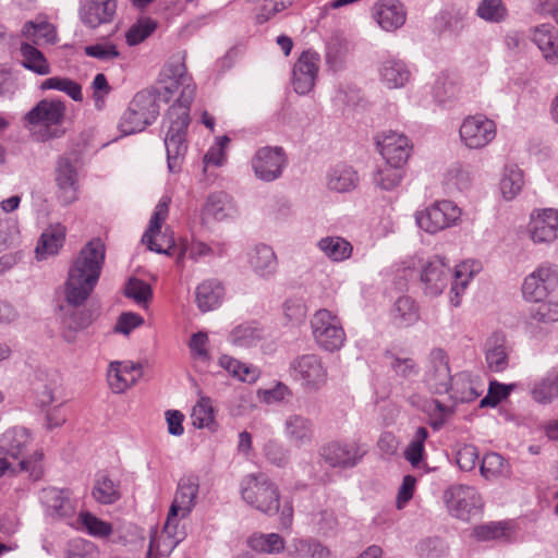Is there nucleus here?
<instances>
[{
    "label": "nucleus",
    "mask_w": 558,
    "mask_h": 558,
    "mask_svg": "<svg viewBox=\"0 0 558 558\" xmlns=\"http://www.w3.org/2000/svg\"><path fill=\"white\" fill-rule=\"evenodd\" d=\"M62 378L57 372L48 375L47 383L43 386V389L38 392V402L41 407H48L53 402L60 401L62 405L65 401L62 398Z\"/></svg>",
    "instance_id": "obj_49"
},
{
    "label": "nucleus",
    "mask_w": 558,
    "mask_h": 558,
    "mask_svg": "<svg viewBox=\"0 0 558 558\" xmlns=\"http://www.w3.org/2000/svg\"><path fill=\"white\" fill-rule=\"evenodd\" d=\"M141 366L132 362H112L107 378L114 393H122L134 385L141 376Z\"/></svg>",
    "instance_id": "obj_26"
},
{
    "label": "nucleus",
    "mask_w": 558,
    "mask_h": 558,
    "mask_svg": "<svg viewBox=\"0 0 558 558\" xmlns=\"http://www.w3.org/2000/svg\"><path fill=\"white\" fill-rule=\"evenodd\" d=\"M292 376L311 391L319 390L327 383V368L316 354H304L291 363Z\"/></svg>",
    "instance_id": "obj_12"
},
{
    "label": "nucleus",
    "mask_w": 558,
    "mask_h": 558,
    "mask_svg": "<svg viewBox=\"0 0 558 558\" xmlns=\"http://www.w3.org/2000/svg\"><path fill=\"white\" fill-rule=\"evenodd\" d=\"M558 287V265L544 263L523 282L522 293L526 301L542 302Z\"/></svg>",
    "instance_id": "obj_11"
},
{
    "label": "nucleus",
    "mask_w": 558,
    "mask_h": 558,
    "mask_svg": "<svg viewBox=\"0 0 558 558\" xmlns=\"http://www.w3.org/2000/svg\"><path fill=\"white\" fill-rule=\"evenodd\" d=\"M391 323L399 328L414 325L420 319V307L409 295L399 296L390 308Z\"/></svg>",
    "instance_id": "obj_34"
},
{
    "label": "nucleus",
    "mask_w": 558,
    "mask_h": 558,
    "mask_svg": "<svg viewBox=\"0 0 558 558\" xmlns=\"http://www.w3.org/2000/svg\"><path fill=\"white\" fill-rule=\"evenodd\" d=\"M225 252L226 248L223 244L214 243L209 245L201 241H193L192 243L184 245V247L181 250L178 262H180L183 257L198 260L207 256H222Z\"/></svg>",
    "instance_id": "obj_47"
},
{
    "label": "nucleus",
    "mask_w": 558,
    "mask_h": 558,
    "mask_svg": "<svg viewBox=\"0 0 558 558\" xmlns=\"http://www.w3.org/2000/svg\"><path fill=\"white\" fill-rule=\"evenodd\" d=\"M481 269V265L475 260H465L451 269L446 263V258L435 255L430 257L422 267L421 281L424 284V292L430 296H437L442 293L449 280L453 278L450 289V303L458 307L461 304L460 295L464 292L470 280Z\"/></svg>",
    "instance_id": "obj_3"
},
{
    "label": "nucleus",
    "mask_w": 558,
    "mask_h": 558,
    "mask_svg": "<svg viewBox=\"0 0 558 558\" xmlns=\"http://www.w3.org/2000/svg\"><path fill=\"white\" fill-rule=\"evenodd\" d=\"M524 185L522 170L517 165L506 166L500 180V191L505 199H513Z\"/></svg>",
    "instance_id": "obj_42"
},
{
    "label": "nucleus",
    "mask_w": 558,
    "mask_h": 558,
    "mask_svg": "<svg viewBox=\"0 0 558 558\" xmlns=\"http://www.w3.org/2000/svg\"><path fill=\"white\" fill-rule=\"evenodd\" d=\"M347 46L339 39L328 43L326 51V62L335 71L339 70L345 59Z\"/></svg>",
    "instance_id": "obj_64"
},
{
    "label": "nucleus",
    "mask_w": 558,
    "mask_h": 558,
    "mask_svg": "<svg viewBox=\"0 0 558 558\" xmlns=\"http://www.w3.org/2000/svg\"><path fill=\"white\" fill-rule=\"evenodd\" d=\"M508 524L505 522H489L474 527L473 535L482 542L498 539L507 535Z\"/></svg>",
    "instance_id": "obj_61"
},
{
    "label": "nucleus",
    "mask_w": 558,
    "mask_h": 558,
    "mask_svg": "<svg viewBox=\"0 0 558 558\" xmlns=\"http://www.w3.org/2000/svg\"><path fill=\"white\" fill-rule=\"evenodd\" d=\"M196 303L201 312L206 313L217 308L225 296V288L217 279H208L196 288Z\"/></svg>",
    "instance_id": "obj_35"
},
{
    "label": "nucleus",
    "mask_w": 558,
    "mask_h": 558,
    "mask_svg": "<svg viewBox=\"0 0 558 558\" xmlns=\"http://www.w3.org/2000/svg\"><path fill=\"white\" fill-rule=\"evenodd\" d=\"M53 180L57 187L56 197L61 205L69 206L80 198V174L76 160L71 156L64 154L57 158Z\"/></svg>",
    "instance_id": "obj_9"
},
{
    "label": "nucleus",
    "mask_w": 558,
    "mask_h": 558,
    "mask_svg": "<svg viewBox=\"0 0 558 558\" xmlns=\"http://www.w3.org/2000/svg\"><path fill=\"white\" fill-rule=\"evenodd\" d=\"M403 174V167L386 162L373 173V183L384 191H391L400 184Z\"/></svg>",
    "instance_id": "obj_41"
},
{
    "label": "nucleus",
    "mask_w": 558,
    "mask_h": 558,
    "mask_svg": "<svg viewBox=\"0 0 558 558\" xmlns=\"http://www.w3.org/2000/svg\"><path fill=\"white\" fill-rule=\"evenodd\" d=\"M169 205L170 198L163 196L160 198L158 204L155 207V210L150 217L149 226L147 230L144 232L142 236V242L148 246L150 251H154L159 254L170 255V250L173 247L174 243L170 241V244L167 248H165L161 244H158L154 238L160 233L161 226L163 221L167 219L169 214Z\"/></svg>",
    "instance_id": "obj_24"
},
{
    "label": "nucleus",
    "mask_w": 558,
    "mask_h": 558,
    "mask_svg": "<svg viewBox=\"0 0 558 558\" xmlns=\"http://www.w3.org/2000/svg\"><path fill=\"white\" fill-rule=\"evenodd\" d=\"M20 229L15 218L0 219V252L19 243Z\"/></svg>",
    "instance_id": "obj_56"
},
{
    "label": "nucleus",
    "mask_w": 558,
    "mask_h": 558,
    "mask_svg": "<svg viewBox=\"0 0 558 558\" xmlns=\"http://www.w3.org/2000/svg\"><path fill=\"white\" fill-rule=\"evenodd\" d=\"M219 365L233 377H236L243 381L252 383L255 381L259 376V371L257 367L243 364L229 355L220 356Z\"/></svg>",
    "instance_id": "obj_48"
},
{
    "label": "nucleus",
    "mask_w": 558,
    "mask_h": 558,
    "mask_svg": "<svg viewBox=\"0 0 558 558\" xmlns=\"http://www.w3.org/2000/svg\"><path fill=\"white\" fill-rule=\"evenodd\" d=\"M22 36L33 45L54 44L57 41L56 27L46 20L26 22L22 28Z\"/></svg>",
    "instance_id": "obj_37"
},
{
    "label": "nucleus",
    "mask_w": 558,
    "mask_h": 558,
    "mask_svg": "<svg viewBox=\"0 0 558 558\" xmlns=\"http://www.w3.org/2000/svg\"><path fill=\"white\" fill-rule=\"evenodd\" d=\"M252 549L264 554H279L286 548L284 538L278 533H257L250 537Z\"/></svg>",
    "instance_id": "obj_43"
},
{
    "label": "nucleus",
    "mask_w": 558,
    "mask_h": 558,
    "mask_svg": "<svg viewBox=\"0 0 558 558\" xmlns=\"http://www.w3.org/2000/svg\"><path fill=\"white\" fill-rule=\"evenodd\" d=\"M40 500L46 513L53 519L68 518L74 513V506L64 490L45 488L40 493Z\"/></svg>",
    "instance_id": "obj_28"
},
{
    "label": "nucleus",
    "mask_w": 558,
    "mask_h": 558,
    "mask_svg": "<svg viewBox=\"0 0 558 558\" xmlns=\"http://www.w3.org/2000/svg\"><path fill=\"white\" fill-rule=\"evenodd\" d=\"M317 246L328 259L335 263L349 259L353 253L352 244L344 238L337 235L322 238Z\"/></svg>",
    "instance_id": "obj_38"
},
{
    "label": "nucleus",
    "mask_w": 558,
    "mask_h": 558,
    "mask_svg": "<svg viewBox=\"0 0 558 558\" xmlns=\"http://www.w3.org/2000/svg\"><path fill=\"white\" fill-rule=\"evenodd\" d=\"M315 342L325 351L340 350L345 342V332L340 318L330 311L318 310L311 319Z\"/></svg>",
    "instance_id": "obj_7"
},
{
    "label": "nucleus",
    "mask_w": 558,
    "mask_h": 558,
    "mask_svg": "<svg viewBox=\"0 0 558 558\" xmlns=\"http://www.w3.org/2000/svg\"><path fill=\"white\" fill-rule=\"evenodd\" d=\"M32 444L29 432L24 427H12L7 429L0 437V454L13 460H19V470L28 472L34 480L43 475L41 451H35L27 456L26 452Z\"/></svg>",
    "instance_id": "obj_4"
},
{
    "label": "nucleus",
    "mask_w": 558,
    "mask_h": 558,
    "mask_svg": "<svg viewBox=\"0 0 558 558\" xmlns=\"http://www.w3.org/2000/svg\"><path fill=\"white\" fill-rule=\"evenodd\" d=\"M532 40L550 64H558V33L550 24L534 27Z\"/></svg>",
    "instance_id": "obj_32"
},
{
    "label": "nucleus",
    "mask_w": 558,
    "mask_h": 558,
    "mask_svg": "<svg viewBox=\"0 0 558 558\" xmlns=\"http://www.w3.org/2000/svg\"><path fill=\"white\" fill-rule=\"evenodd\" d=\"M240 493L251 508L267 514L278 513L280 493L277 484L265 473L246 474L240 483Z\"/></svg>",
    "instance_id": "obj_5"
},
{
    "label": "nucleus",
    "mask_w": 558,
    "mask_h": 558,
    "mask_svg": "<svg viewBox=\"0 0 558 558\" xmlns=\"http://www.w3.org/2000/svg\"><path fill=\"white\" fill-rule=\"evenodd\" d=\"M428 438V430L426 427H418L404 450V458L411 463L412 466H418L425 456L424 444Z\"/></svg>",
    "instance_id": "obj_51"
},
{
    "label": "nucleus",
    "mask_w": 558,
    "mask_h": 558,
    "mask_svg": "<svg viewBox=\"0 0 558 558\" xmlns=\"http://www.w3.org/2000/svg\"><path fill=\"white\" fill-rule=\"evenodd\" d=\"M461 217V209L451 201H437L416 211L415 221L426 233L436 234L456 226Z\"/></svg>",
    "instance_id": "obj_8"
},
{
    "label": "nucleus",
    "mask_w": 558,
    "mask_h": 558,
    "mask_svg": "<svg viewBox=\"0 0 558 558\" xmlns=\"http://www.w3.org/2000/svg\"><path fill=\"white\" fill-rule=\"evenodd\" d=\"M126 298L134 300L138 305H145L153 296L150 286L137 278H131L124 289Z\"/></svg>",
    "instance_id": "obj_59"
},
{
    "label": "nucleus",
    "mask_w": 558,
    "mask_h": 558,
    "mask_svg": "<svg viewBox=\"0 0 558 558\" xmlns=\"http://www.w3.org/2000/svg\"><path fill=\"white\" fill-rule=\"evenodd\" d=\"M379 81L389 89L404 87L411 80L412 73L408 64L397 58H387L378 65Z\"/></svg>",
    "instance_id": "obj_25"
},
{
    "label": "nucleus",
    "mask_w": 558,
    "mask_h": 558,
    "mask_svg": "<svg viewBox=\"0 0 558 558\" xmlns=\"http://www.w3.org/2000/svg\"><path fill=\"white\" fill-rule=\"evenodd\" d=\"M40 88L43 90L56 89L63 92L68 96H70L74 101H81L83 99L81 85L68 77H49L41 83Z\"/></svg>",
    "instance_id": "obj_52"
},
{
    "label": "nucleus",
    "mask_w": 558,
    "mask_h": 558,
    "mask_svg": "<svg viewBox=\"0 0 558 558\" xmlns=\"http://www.w3.org/2000/svg\"><path fill=\"white\" fill-rule=\"evenodd\" d=\"M512 388V385L508 386L498 381H490L487 395L480 401V407L495 408L510 395Z\"/></svg>",
    "instance_id": "obj_62"
},
{
    "label": "nucleus",
    "mask_w": 558,
    "mask_h": 558,
    "mask_svg": "<svg viewBox=\"0 0 558 558\" xmlns=\"http://www.w3.org/2000/svg\"><path fill=\"white\" fill-rule=\"evenodd\" d=\"M65 558H99V550L94 543L75 538L69 543Z\"/></svg>",
    "instance_id": "obj_60"
},
{
    "label": "nucleus",
    "mask_w": 558,
    "mask_h": 558,
    "mask_svg": "<svg viewBox=\"0 0 558 558\" xmlns=\"http://www.w3.org/2000/svg\"><path fill=\"white\" fill-rule=\"evenodd\" d=\"M449 387L450 398L461 403L476 400L484 391L483 385L466 372L456 374Z\"/></svg>",
    "instance_id": "obj_29"
},
{
    "label": "nucleus",
    "mask_w": 558,
    "mask_h": 558,
    "mask_svg": "<svg viewBox=\"0 0 558 558\" xmlns=\"http://www.w3.org/2000/svg\"><path fill=\"white\" fill-rule=\"evenodd\" d=\"M117 7V0H84L81 2L78 15L85 26L97 28L113 21Z\"/></svg>",
    "instance_id": "obj_21"
},
{
    "label": "nucleus",
    "mask_w": 558,
    "mask_h": 558,
    "mask_svg": "<svg viewBox=\"0 0 558 558\" xmlns=\"http://www.w3.org/2000/svg\"><path fill=\"white\" fill-rule=\"evenodd\" d=\"M198 490V476L190 474L181 477L168 517L175 520L178 517L186 518L196 505Z\"/></svg>",
    "instance_id": "obj_16"
},
{
    "label": "nucleus",
    "mask_w": 558,
    "mask_h": 558,
    "mask_svg": "<svg viewBox=\"0 0 558 558\" xmlns=\"http://www.w3.org/2000/svg\"><path fill=\"white\" fill-rule=\"evenodd\" d=\"M160 76L162 88L151 87L138 92L123 112L119 130L123 135L142 132L157 119L158 101H170L181 88L178 100L167 112L166 119L169 125L165 136L168 169L172 173H178L181 171L187 151L186 132L191 121L190 110L195 98L196 85L187 74L183 57L170 60L163 66Z\"/></svg>",
    "instance_id": "obj_1"
},
{
    "label": "nucleus",
    "mask_w": 558,
    "mask_h": 558,
    "mask_svg": "<svg viewBox=\"0 0 558 558\" xmlns=\"http://www.w3.org/2000/svg\"><path fill=\"white\" fill-rule=\"evenodd\" d=\"M459 133L466 147L480 149L495 138L496 124L483 114L470 116L462 122Z\"/></svg>",
    "instance_id": "obj_13"
},
{
    "label": "nucleus",
    "mask_w": 558,
    "mask_h": 558,
    "mask_svg": "<svg viewBox=\"0 0 558 558\" xmlns=\"http://www.w3.org/2000/svg\"><path fill=\"white\" fill-rule=\"evenodd\" d=\"M532 396L539 403L551 402L558 397V368H554L532 389Z\"/></svg>",
    "instance_id": "obj_45"
},
{
    "label": "nucleus",
    "mask_w": 558,
    "mask_h": 558,
    "mask_svg": "<svg viewBox=\"0 0 558 558\" xmlns=\"http://www.w3.org/2000/svg\"><path fill=\"white\" fill-rule=\"evenodd\" d=\"M66 228L61 223L50 225L41 233L37 246V259H45L59 253L65 241Z\"/></svg>",
    "instance_id": "obj_31"
},
{
    "label": "nucleus",
    "mask_w": 558,
    "mask_h": 558,
    "mask_svg": "<svg viewBox=\"0 0 558 558\" xmlns=\"http://www.w3.org/2000/svg\"><path fill=\"white\" fill-rule=\"evenodd\" d=\"M377 144L383 158L391 165L403 167L411 155L409 138L393 131L385 133Z\"/></svg>",
    "instance_id": "obj_22"
},
{
    "label": "nucleus",
    "mask_w": 558,
    "mask_h": 558,
    "mask_svg": "<svg viewBox=\"0 0 558 558\" xmlns=\"http://www.w3.org/2000/svg\"><path fill=\"white\" fill-rule=\"evenodd\" d=\"M184 537V532L178 530V521L167 517L161 532H156L150 537L148 558H168Z\"/></svg>",
    "instance_id": "obj_18"
},
{
    "label": "nucleus",
    "mask_w": 558,
    "mask_h": 558,
    "mask_svg": "<svg viewBox=\"0 0 558 558\" xmlns=\"http://www.w3.org/2000/svg\"><path fill=\"white\" fill-rule=\"evenodd\" d=\"M527 232L534 243H550L558 238V210L535 209L530 216Z\"/></svg>",
    "instance_id": "obj_15"
},
{
    "label": "nucleus",
    "mask_w": 558,
    "mask_h": 558,
    "mask_svg": "<svg viewBox=\"0 0 558 558\" xmlns=\"http://www.w3.org/2000/svg\"><path fill=\"white\" fill-rule=\"evenodd\" d=\"M283 433L288 441L295 447L312 444L315 436L313 421L299 413L289 414L283 422Z\"/></svg>",
    "instance_id": "obj_23"
},
{
    "label": "nucleus",
    "mask_w": 558,
    "mask_h": 558,
    "mask_svg": "<svg viewBox=\"0 0 558 558\" xmlns=\"http://www.w3.org/2000/svg\"><path fill=\"white\" fill-rule=\"evenodd\" d=\"M81 522L87 532L95 537H107L112 532L110 523L98 519L89 512L81 513Z\"/></svg>",
    "instance_id": "obj_63"
},
{
    "label": "nucleus",
    "mask_w": 558,
    "mask_h": 558,
    "mask_svg": "<svg viewBox=\"0 0 558 558\" xmlns=\"http://www.w3.org/2000/svg\"><path fill=\"white\" fill-rule=\"evenodd\" d=\"M230 199L223 192L213 193L208 196L205 210L216 220H222L229 215Z\"/></svg>",
    "instance_id": "obj_58"
},
{
    "label": "nucleus",
    "mask_w": 558,
    "mask_h": 558,
    "mask_svg": "<svg viewBox=\"0 0 558 558\" xmlns=\"http://www.w3.org/2000/svg\"><path fill=\"white\" fill-rule=\"evenodd\" d=\"M476 14L489 23H500L506 20L508 10L502 0H482L476 9Z\"/></svg>",
    "instance_id": "obj_53"
},
{
    "label": "nucleus",
    "mask_w": 558,
    "mask_h": 558,
    "mask_svg": "<svg viewBox=\"0 0 558 558\" xmlns=\"http://www.w3.org/2000/svg\"><path fill=\"white\" fill-rule=\"evenodd\" d=\"M534 303L535 305L530 311L532 319L544 324L558 322V300H544Z\"/></svg>",
    "instance_id": "obj_55"
},
{
    "label": "nucleus",
    "mask_w": 558,
    "mask_h": 558,
    "mask_svg": "<svg viewBox=\"0 0 558 558\" xmlns=\"http://www.w3.org/2000/svg\"><path fill=\"white\" fill-rule=\"evenodd\" d=\"M87 57L98 59L100 61H111L120 57V51L113 43L102 39L94 45L84 48Z\"/></svg>",
    "instance_id": "obj_57"
},
{
    "label": "nucleus",
    "mask_w": 558,
    "mask_h": 558,
    "mask_svg": "<svg viewBox=\"0 0 558 558\" xmlns=\"http://www.w3.org/2000/svg\"><path fill=\"white\" fill-rule=\"evenodd\" d=\"M250 264L257 275L268 277L276 271L277 258L270 246L260 244L251 254Z\"/></svg>",
    "instance_id": "obj_39"
},
{
    "label": "nucleus",
    "mask_w": 558,
    "mask_h": 558,
    "mask_svg": "<svg viewBox=\"0 0 558 558\" xmlns=\"http://www.w3.org/2000/svg\"><path fill=\"white\" fill-rule=\"evenodd\" d=\"M287 165V154L280 146L260 147L251 160L255 177L263 182H274L280 179Z\"/></svg>",
    "instance_id": "obj_10"
},
{
    "label": "nucleus",
    "mask_w": 558,
    "mask_h": 558,
    "mask_svg": "<svg viewBox=\"0 0 558 558\" xmlns=\"http://www.w3.org/2000/svg\"><path fill=\"white\" fill-rule=\"evenodd\" d=\"M319 54L312 50L301 53L293 66L292 85L295 93L305 95L312 90L318 72Z\"/></svg>",
    "instance_id": "obj_17"
},
{
    "label": "nucleus",
    "mask_w": 558,
    "mask_h": 558,
    "mask_svg": "<svg viewBox=\"0 0 558 558\" xmlns=\"http://www.w3.org/2000/svg\"><path fill=\"white\" fill-rule=\"evenodd\" d=\"M365 450L355 441L330 442L322 448V457L330 466L353 468L363 456Z\"/></svg>",
    "instance_id": "obj_20"
},
{
    "label": "nucleus",
    "mask_w": 558,
    "mask_h": 558,
    "mask_svg": "<svg viewBox=\"0 0 558 558\" xmlns=\"http://www.w3.org/2000/svg\"><path fill=\"white\" fill-rule=\"evenodd\" d=\"M93 496L100 504H113L120 498L118 484H116L107 475L101 474L96 480L95 486L93 488Z\"/></svg>",
    "instance_id": "obj_50"
},
{
    "label": "nucleus",
    "mask_w": 558,
    "mask_h": 558,
    "mask_svg": "<svg viewBox=\"0 0 558 558\" xmlns=\"http://www.w3.org/2000/svg\"><path fill=\"white\" fill-rule=\"evenodd\" d=\"M20 64L39 76L49 75L51 65L45 54L33 44L22 41L19 47Z\"/></svg>",
    "instance_id": "obj_33"
},
{
    "label": "nucleus",
    "mask_w": 558,
    "mask_h": 558,
    "mask_svg": "<svg viewBox=\"0 0 558 558\" xmlns=\"http://www.w3.org/2000/svg\"><path fill=\"white\" fill-rule=\"evenodd\" d=\"M486 363L492 372L499 373L508 366V353L502 342H487Z\"/></svg>",
    "instance_id": "obj_54"
},
{
    "label": "nucleus",
    "mask_w": 558,
    "mask_h": 558,
    "mask_svg": "<svg viewBox=\"0 0 558 558\" xmlns=\"http://www.w3.org/2000/svg\"><path fill=\"white\" fill-rule=\"evenodd\" d=\"M373 15L387 32L398 29L405 22V12L399 0H379L373 8Z\"/></svg>",
    "instance_id": "obj_27"
},
{
    "label": "nucleus",
    "mask_w": 558,
    "mask_h": 558,
    "mask_svg": "<svg viewBox=\"0 0 558 558\" xmlns=\"http://www.w3.org/2000/svg\"><path fill=\"white\" fill-rule=\"evenodd\" d=\"M106 248L99 239L87 242L72 260L64 283V299L71 308L64 311L62 324L71 331L88 327L92 312L81 306L92 295L101 275Z\"/></svg>",
    "instance_id": "obj_2"
},
{
    "label": "nucleus",
    "mask_w": 558,
    "mask_h": 558,
    "mask_svg": "<svg viewBox=\"0 0 558 558\" xmlns=\"http://www.w3.org/2000/svg\"><path fill=\"white\" fill-rule=\"evenodd\" d=\"M65 105L61 100L43 99L25 114L27 125L37 129L38 140L47 142L65 134Z\"/></svg>",
    "instance_id": "obj_6"
},
{
    "label": "nucleus",
    "mask_w": 558,
    "mask_h": 558,
    "mask_svg": "<svg viewBox=\"0 0 558 558\" xmlns=\"http://www.w3.org/2000/svg\"><path fill=\"white\" fill-rule=\"evenodd\" d=\"M480 471L487 480L499 476L508 477L511 473L508 461L501 454L496 452H490L484 456Z\"/></svg>",
    "instance_id": "obj_46"
},
{
    "label": "nucleus",
    "mask_w": 558,
    "mask_h": 558,
    "mask_svg": "<svg viewBox=\"0 0 558 558\" xmlns=\"http://www.w3.org/2000/svg\"><path fill=\"white\" fill-rule=\"evenodd\" d=\"M287 555L289 558H333L329 547L313 537L292 538Z\"/></svg>",
    "instance_id": "obj_30"
},
{
    "label": "nucleus",
    "mask_w": 558,
    "mask_h": 558,
    "mask_svg": "<svg viewBox=\"0 0 558 558\" xmlns=\"http://www.w3.org/2000/svg\"><path fill=\"white\" fill-rule=\"evenodd\" d=\"M359 183L357 172L348 165L339 163L327 173V186L338 193H347L354 190Z\"/></svg>",
    "instance_id": "obj_36"
},
{
    "label": "nucleus",
    "mask_w": 558,
    "mask_h": 558,
    "mask_svg": "<svg viewBox=\"0 0 558 558\" xmlns=\"http://www.w3.org/2000/svg\"><path fill=\"white\" fill-rule=\"evenodd\" d=\"M444 498L449 512L463 521L482 506L481 496L472 486L453 485L445 492Z\"/></svg>",
    "instance_id": "obj_14"
},
{
    "label": "nucleus",
    "mask_w": 558,
    "mask_h": 558,
    "mask_svg": "<svg viewBox=\"0 0 558 558\" xmlns=\"http://www.w3.org/2000/svg\"><path fill=\"white\" fill-rule=\"evenodd\" d=\"M452 378L447 353L442 349L432 350L429 365L425 375V380L430 390L440 395L449 392V385Z\"/></svg>",
    "instance_id": "obj_19"
},
{
    "label": "nucleus",
    "mask_w": 558,
    "mask_h": 558,
    "mask_svg": "<svg viewBox=\"0 0 558 558\" xmlns=\"http://www.w3.org/2000/svg\"><path fill=\"white\" fill-rule=\"evenodd\" d=\"M192 424L196 428L216 429L215 411L210 398L201 397L191 413Z\"/></svg>",
    "instance_id": "obj_44"
},
{
    "label": "nucleus",
    "mask_w": 558,
    "mask_h": 558,
    "mask_svg": "<svg viewBox=\"0 0 558 558\" xmlns=\"http://www.w3.org/2000/svg\"><path fill=\"white\" fill-rule=\"evenodd\" d=\"M264 338V330L256 323L236 326L229 335V341L240 348L256 345Z\"/></svg>",
    "instance_id": "obj_40"
}]
</instances>
